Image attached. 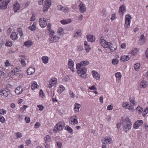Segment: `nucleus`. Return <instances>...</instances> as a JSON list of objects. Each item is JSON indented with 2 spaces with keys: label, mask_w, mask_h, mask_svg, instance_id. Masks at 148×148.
<instances>
[{
  "label": "nucleus",
  "mask_w": 148,
  "mask_h": 148,
  "mask_svg": "<svg viewBox=\"0 0 148 148\" xmlns=\"http://www.w3.org/2000/svg\"><path fill=\"white\" fill-rule=\"evenodd\" d=\"M89 63L88 61H84L80 63H77L76 64L77 73L80 74L79 75L82 78H85L86 77V69L85 66L88 64Z\"/></svg>",
  "instance_id": "1"
},
{
  "label": "nucleus",
  "mask_w": 148,
  "mask_h": 148,
  "mask_svg": "<svg viewBox=\"0 0 148 148\" xmlns=\"http://www.w3.org/2000/svg\"><path fill=\"white\" fill-rule=\"evenodd\" d=\"M100 43L102 47L104 48H110L111 52H115L117 48V46L116 43L112 44L110 42H108L104 39H101Z\"/></svg>",
  "instance_id": "2"
},
{
  "label": "nucleus",
  "mask_w": 148,
  "mask_h": 148,
  "mask_svg": "<svg viewBox=\"0 0 148 148\" xmlns=\"http://www.w3.org/2000/svg\"><path fill=\"white\" fill-rule=\"evenodd\" d=\"M65 126V123L63 122H58L56 125L53 129V131L55 132H59L62 130Z\"/></svg>",
  "instance_id": "3"
},
{
  "label": "nucleus",
  "mask_w": 148,
  "mask_h": 148,
  "mask_svg": "<svg viewBox=\"0 0 148 148\" xmlns=\"http://www.w3.org/2000/svg\"><path fill=\"white\" fill-rule=\"evenodd\" d=\"M51 141V139L49 135H46L44 138L45 143L44 145L45 148H49L50 147L49 142Z\"/></svg>",
  "instance_id": "4"
},
{
  "label": "nucleus",
  "mask_w": 148,
  "mask_h": 148,
  "mask_svg": "<svg viewBox=\"0 0 148 148\" xmlns=\"http://www.w3.org/2000/svg\"><path fill=\"white\" fill-rule=\"evenodd\" d=\"M131 19L130 15L128 14L125 16V27L126 28H128L130 26V20Z\"/></svg>",
  "instance_id": "5"
},
{
  "label": "nucleus",
  "mask_w": 148,
  "mask_h": 148,
  "mask_svg": "<svg viewBox=\"0 0 148 148\" xmlns=\"http://www.w3.org/2000/svg\"><path fill=\"white\" fill-rule=\"evenodd\" d=\"M46 3L44 4L43 11L44 12L48 11L49 8L51 4V0H47L46 1Z\"/></svg>",
  "instance_id": "6"
},
{
  "label": "nucleus",
  "mask_w": 148,
  "mask_h": 148,
  "mask_svg": "<svg viewBox=\"0 0 148 148\" xmlns=\"http://www.w3.org/2000/svg\"><path fill=\"white\" fill-rule=\"evenodd\" d=\"M77 117L75 116L70 117L69 120V123L72 125H75L78 123Z\"/></svg>",
  "instance_id": "7"
},
{
  "label": "nucleus",
  "mask_w": 148,
  "mask_h": 148,
  "mask_svg": "<svg viewBox=\"0 0 148 148\" xmlns=\"http://www.w3.org/2000/svg\"><path fill=\"white\" fill-rule=\"evenodd\" d=\"M10 1V0H8L7 1H5V0H3V2H0V8L2 10L6 9L7 8L8 5Z\"/></svg>",
  "instance_id": "8"
},
{
  "label": "nucleus",
  "mask_w": 148,
  "mask_h": 148,
  "mask_svg": "<svg viewBox=\"0 0 148 148\" xmlns=\"http://www.w3.org/2000/svg\"><path fill=\"white\" fill-rule=\"evenodd\" d=\"M39 21L40 26L41 27L43 28L46 26L47 25V23L45 19L44 18H40Z\"/></svg>",
  "instance_id": "9"
},
{
  "label": "nucleus",
  "mask_w": 148,
  "mask_h": 148,
  "mask_svg": "<svg viewBox=\"0 0 148 148\" xmlns=\"http://www.w3.org/2000/svg\"><path fill=\"white\" fill-rule=\"evenodd\" d=\"M10 95V91L8 89L3 90L0 91V95L5 97H8Z\"/></svg>",
  "instance_id": "10"
},
{
  "label": "nucleus",
  "mask_w": 148,
  "mask_h": 148,
  "mask_svg": "<svg viewBox=\"0 0 148 148\" xmlns=\"http://www.w3.org/2000/svg\"><path fill=\"white\" fill-rule=\"evenodd\" d=\"M132 123H129L126 124H123V130L127 132L131 128Z\"/></svg>",
  "instance_id": "11"
},
{
  "label": "nucleus",
  "mask_w": 148,
  "mask_h": 148,
  "mask_svg": "<svg viewBox=\"0 0 148 148\" xmlns=\"http://www.w3.org/2000/svg\"><path fill=\"white\" fill-rule=\"evenodd\" d=\"M59 38V37L55 36H50L49 38V40L51 41L50 43L57 42L58 41Z\"/></svg>",
  "instance_id": "12"
},
{
  "label": "nucleus",
  "mask_w": 148,
  "mask_h": 148,
  "mask_svg": "<svg viewBox=\"0 0 148 148\" xmlns=\"http://www.w3.org/2000/svg\"><path fill=\"white\" fill-rule=\"evenodd\" d=\"M20 8V6L19 4L17 1H15L13 5V9L14 12H16L19 10Z\"/></svg>",
  "instance_id": "13"
},
{
  "label": "nucleus",
  "mask_w": 148,
  "mask_h": 148,
  "mask_svg": "<svg viewBox=\"0 0 148 148\" xmlns=\"http://www.w3.org/2000/svg\"><path fill=\"white\" fill-rule=\"evenodd\" d=\"M79 9L80 12L83 13L85 12L86 11V8L85 5L82 2H81L79 4Z\"/></svg>",
  "instance_id": "14"
},
{
  "label": "nucleus",
  "mask_w": 148,
  "mask_h": 148,
  "mask_svg": "<svg viewBox=\"0 0 148 148\" xmlns=\"http://www.w3.org/2000/svg\"><path fill=\"white\" fill-rule=\"evenodd\" d=\"M111 138L110 137H106L105 138H104L102 140V143L103 144H107L108 143H110L111 141Z\"/></svg>",
  "instance_id": "15"
},
{
  "label": "nucleus",
  "mask_w": 148,
  "mask_h": 148,
  "mask_svg": "<svg viewBox=\"0 0 148 148\" xmlns=\"http://www.w3.org/2000/svg\"><path fill=\"white\" fill-rule=\"evenodd\" d=\"M10 38L13 40H15L17 39V34L16 32H13L12 33L10 36Z\"/></svg>",
  "instance_id": "16"
},
{
  "label": "nucleus",
  "mask_w": 148,
  "mask_h": 148,
  "mask_svg": "<svg viewBox=\"0 0 148 148\" xmlns=\"http://www.w3.org/2000/svg\"><path fill=\"white\" fill-rule=\"evenodd\" d=\"M69 68L71 70L73 71L74 63L71 59H69L68 63Z\"/></svg>",
  "instance_id": "17"
},
{
  "label": "nucleus",
  "mask_w": 148,
  "mask_h": 148,
  "mask_svg": "<svg viewBox=\"0 0 148 148\" xmlns=\"http://www.w3.org/2000/svg\"><path fill=\"white\" fill-rule=\"evenodd\" d=\"M115 75L116 78V81L118 82H119L121 80V74L120 72H117L115 74Z\"/></svg>",
  "instance_id": "18"
},
{
  "label": "nucleus",
  "mask_w": 148,
  "mask_h": 148,
  "mask_svg": "<svg viewBox=\"0 0 148 148\" xmlns=\"http://www.w3.org/2000/svg\"><path fill=\"white\" fill-rule=\"evenodd\" d=\"M23 91L22 87H18L15 90V92L18 95L21 94Z\"/></svg>",
  "instance_id": "19"
},
{
  "label": "nucleus",
  "mask_w": 148,
  "mask_h": 148,
  "mask_svg": "<svg viewBox=\"0 0 148 148\" xmlns=\"http://www.w3.org/2000/svg\"><path fill=\"white\" fill-rule=\"evenodd\" d=\"M35 72L34 68L32 67H31L29 68L27 71V73L28 75H31L32 74Z\"/></svg>",
  "instance_id": "20"
},
{
  "label": "nucleus",
  "mask_w": 148,
  "mask_h": 148,
  "mask_svg": "<svg viewBox=\"0 0 148 148\" xmlns=\"http://www.w3.org/2000/svg\"><path fill=\"white\" fill-rule=\"evenodd\" d=\"M147 85L146 82L144 80L142 81L140 84V87L141 88H145Z\"/></svg>",
  "instance_id": "21"
},
{
  "label": "nucleus",
  "mask_w": 148,
  "mask_h": 148,
  "mask_svg": "<svg viewBox=\"0 0 148 148\" xmlns=\"http://www.w3.org/2000/svg\"><path fill=\"white\" fill-rule=\"evenodd\" d=\"M88 40L91 42H93L95 41V38L93 35L87 36Z\"/></svg>",
  "instance_id": "22"
},
{
  "label": "nucleus",
  "mask_w": 148,
  "mask_h": 148,
  "mask_svg": "<svg viewBox=\"0 0 148 148\" xmlns=\"http://www.w3.org/2000/svg\"><path fill=\"white\" fill-rule=\"evenodd\" d=\"M36 23L34 22L32 26L28 27L29 29L32 31H34L36 30Z\"/></svg>",
  "instance_id": "23"
},
{
  "label": "nucleus",
  "mask_w": 148,
  "mask_h": 148,
  "mask_svg": "<svg viewBox=\"0 0 148 148\" xmlns=\"http://www.w3.org/2000/svg\"><path fill=\"white\" fill-rule=\"evenodd\" d=\"M80 106V105L79 104L77 103H75L74 107V111L75 112H77L79 111V109Z\"/></svg>",
  "instance_id": "24"
},
{
  "label": "nucleus",
  "mask_w": 148,
  "mask_h": 148,
  "mask_svg": "<svg viewBox=\"0 0 148 148\" xmlns=\"http://www.w3.org/2000/svg\"><path fill=\"white\" fill-rule=\"evenodd\" d=\"M82 33L81 32V31L80 30H77L75 33L74 34L73 36L74 37L77 38L80 36L81 35Z\"/></svg>",
  "instance_id": "25"
},
{
  "label": "nucleus",
  "mask_w": 148,
  "mask_h": 148,
  "mask_svg": "<svg viewBox=\"0 0 148 148\" xmlns=\"http://www.w3.org/2000/svg\"><path fill=\"white\" fill-rule=\"evenodd\" d=\"M129 58H130L128 57V56L124 55L122 56L121 57L120 60L121 61L125 62L129 60Z\"/></svg>",
  "instance_id": "26"
},
{
  "label": "nucleus",
  "mask_w": 148,
  "mask_h": 148,
  "mask_svg": "<svg viewBox=\"0 0 148 148\" xmlns=\"http://www.w3.org/2000/svg\"><path fill=\"white\" fill-rule=\"evenodd\" d=\"M92 75L94 78L96 79H99V76L98 77V74L96 71H92Z\"/></svg>",
  "instance_id": "27"
},
{
  "label": "nucleus",
  "mask_w": 148,
  "mask_h": 148,
  "mask_svg": "<svg viewBox=\"0 0 148 148\" xmlns=\"http://www.w3.org/2000/svg\"><path fill=\"white\" fill-rule=\"evenodd\" d=\"M139 49L137 48H134L132 49L131 51V54L132 55H135L139 51Z\"/></svg>",
  "instance_id": "28"
},
{
  "label": "nucleus",
  "mask_w": 148,
  "mask_h": 148,
  "mask_svg": "<svg viewBox=\"0 0 148 148\" xmlns=\"http://www.w3.org/2000/svg\"><path fill=\"white\" fill-rule=\"evenodd\" d=\"M20 58L21 59V62L22 65L25 66V58L23 56H20Z\"/></svg>",
  "instance_id": "29"
},
{
  "label": "nucleus",
  "mask_w": 148,
  "mask_h": 148,
  "mask_svg": "<svg viewBox=\"0 0 148 148\" xmlns=\"http://www.w3.org/2000/svg\"><path fill=\"white\" fill-rule=\"evenodd\" d=\"M37 84L36 82H33L31 86V88L32 90H34L37 88L38 87Z\"/></svg>",
  "instance_id": "30"
},
{
  "label": "nucleus",
  "mask_w": 148,
  "mask_h": 148,
  "mask_svg": "<svg viewBox=\"0 0 148 148\" xmlns=\"http://www.w3.org/2000/svg\"><path fill=\"white\" fill-rule=\"evenodd\" d=\"M42 59L43 62L45 64L47 63L48 62V57L46 56H42Z\"/></svg>",
  "instance_id": "31"
},
{
  "label": "nucleus",
  "mask_w": 148,
  "mask_h": 148,
  "mask_svg": "<svg viewBox=\"0 0 148 148\" xmlns=\"http://www.w3.org/2000/svg\"><path fill=\"white\" fill-rule=\"evenodd\" d=\"M123 124H126L129 123H132L131 122L130 120L128 118H126L125 119L124 121L122 122Z\"/></svg>",
  "instance_id": "32"
},
{
  "label": "nucleus",
  "mask_w": 148,
  "mask_h": 148,
  "mask_svg": "<svg viewBox=\"0 0 148 148\" xmlns=\"http://www.w3.org/2000/svg\"><path fill=\"white\" fill-rule=\"evenodd\" d=\"M69 8L66 6H63L62 8V11L65 12H68L69 11Z\"/></svg>",
  "instance_id": "33"
},
{
  "label": "nucleus",
  "mask_w": 148,
  "mask_h": 148,
  "mask_svg": "<svg viewBox=\"0 0 148 148\" xmlns=\"http://www.w3.org/2000/svg\"><path fill=\"white\" fill-rule=\"evenodd\" d=\"M140 67V64L139 63H137L134 65V68L136 71L138 70Z\"/></svg>",
  "instance_id": "34"
},
{
  "label": "nucleus",
  "mask_w": 148,
  "mask_h": 148,
  "mask_svg": "<svg viewBox=\"0 0 148 148\" xmlns=\"http://www.w3.org/2000/svg\"><path fill=\"white\" fill-rule=\"evenodd\" d=\"M24 44L27 47H29L32 45V43L31 41H26Z\"/></svg>",
  "instance_id": "35"
},
{
  "label": "nucleus",
  "mask_w": 148,
  "mask_h": 148,
  "mask_svg": "<svg viewBox=\"0 0 148 148\" xmlns=\"http://www.w3.org/2000/svg\"><path fill=\"white\" fill-rule=\"evenodd\" d=\"M65 88L62 85H61L59 86V89L58 90V91L60 93L62 92L64 90Z\"/></svg>",
  "instance_id": "36"
},
{
  "label": "nucleus",
  "mask_w": 148,
  "mask_h": 148,
  "mask_svg": "<svg viewBox=\"0 0 148 148\" xmlns=\"http://www.w3.org/2000/svg\"><path fill=\"white\" fill-rule=\"evenodd\" d=\"M65 129L70 133H71L73 132L72 128L68 126H66L65 127Z\"/></svg>",
  "instance_id": "37"
},
{
  "label": "nucleus",
  "mask_w": 148,
  "mask_h": 148,
  "mask_svg": "<svg viewBox=\"0 0 148 148\" xmlns=\"http://www.w3.org/2000/svg\"><path fill=\"white\" fill-rule=\"evenodd\" d=\"M12 45V42L10 41H7L5 43V45L8 47H11Z\"/></svg>",
  "instance_id": "38"
},
{
  "label": "nucleus",
  "mask_w": 148,
  "mask_h": 148,
  "mask_svg": "<svg viewBox=\"0 0 148 148\" xmlns=\"http://www.w3.org/2000/svg\"><path fill=\"white\" fill-rule=\"evenodd\" d=\"M119 60L116 59H113L112 61V63L114 65H116L118 63Z\"/></svg>",
  "instance_id": "39"
},
{
  "label": "nucleus",
  "mask_w": 148,
  "mask_h": 148,
  "mask_svg": "<svg viewBox=\"0 0 148 148\" xmlns=\"http://www.w3.org/2000/svg\"><path fill=\"white\" fill-rule=\"evenodd\" d=\"M17 31L19 33V35L21 36L23 35L22 31V29L21 28H19L17 29Z\"/></svg>",
  "instance_id": "40"
},
{
  "label": "nucleus",
  "mask_w": 148,
  "mask_h": 148,
  "mask_svg": "<svg viewBox=\"0 0 148 148\" xmlns=\"http://www.w3.org/2000/svg\"><path fill=\"white\" fill-rule=\"evenodd\" d=\"M16 136L17 138H21L22 137V135L21 133L18 132L16 133Z\"/></svg>",
  "instance_id": "41"
},
{
  "label": "nucleus",
  "mask_w": 148,
  "mask_h": 148,
  "mask_svg": "<svg viewBox=\"0 0 148 148\" xmlns=\"http://www.w3.org/2000/svg\"><path fill=\"white\" fill-rule=\"evenodd\" d=\"M125 6L124 5H122L121 6L119 9V13H120V12L121 13L123 12V11L125 10Z\"/></svg>",
  "instance_id": "42"
},
{
  "label": "nucleus",
  "mask_w": 148,
  "mask_h": 148,
  "mask_svg": "<svg viewBox=\"0 0 148 148\" xmlns=\"http://www.w3.org/2000/svg\"><path fill=\"white\" fill-rule=\"evenodd\" d=\"M140 40L143 43H144L145 42V40L144 38V36L142 34L141 35Z\"/></svg>",
  "instance_id": "43"
},
{
  "label": "nucleus",
  "mask_w": 148,
  "mask_h": 148,
  "mask_svg": "<svg viewBox=\"0 0 148 148\" xmlns=\"http://www.w3.org/2000/svg\"><path fill=\"white\" fill-rule=\"evenodd\" d=\"M47 0H46L45 1L44 0H39L38 3L40 5H43L44 4H45L46 3V1Z\"/></svg>",
  "instance_id": "44"
},
{
  "label": "nucleus",
  "mask_w": 148,
  "mask_h": 148,
  "mask_svg": "<svg viewBox=\"0 0 148 148\" xmlns=\"http://www.w3.org/2000/svg\"><path fill=\"white\" fill-rule=\"evenodd\" d=\"M148 113V107H147L143 111V116H145Z\"/></svg>",
  "instance_id": "45"
},
{
  "label": "nucleus",
  "mask_w": 148,
  "mask_h": 148,
  "mask_svg": "<svg viewBox=\"0 0 148 148\" xmlns=\"http://www.w3.org/2000/svg\"><path fill=\"white\" fill-rule=\"evenodd\" d=\"M133 107L134 106L132 105H129L127 107V108H126V109H128L132 111L133 110Z\"/></svg>",
  "instance_id": "46"
},
{
  "label": "nucleus",
  "mask_w": 148,
  "mask_h": 148,
  "mask_svg": "<svg viewBox=\"0 0 148 148\" xmlns=\"http://www.w3.org/2000/svg\"><path fill=\"white\" fill-rule=\"evenodd\" d=\"M7 111L6 110L3 109H0V114H6Z\"/></svg>",
  "instance_id": "47"
},
{
  "label": "nucleus",
  "mask_w": 148,
  "mask_h": 148,
  "mask_svg": "<svg viewBox=\"0 0 148 148\" xmlns=\"http://www.w3.org/2000/svg\"><path fill=\"white\" fill-rule=\"evenodd\" d=\"M60 22L62 24L64 25L67 24L70 22H69L67 21L66 20H62Z\"/></svg>",
  "instance_id": "48"
},
{
  "label": "nucleus",
  "mask_w": 148,
  "mask_h": 148,
  "mask_svg": "<svg viewBox=\"0 0 148 148\" xmlns=\"http://www.w3.org/2000/svg\"><path fill=\"white\" fill-rule=\"evenodd\" d=\"M129 105V104H128L127 102H123L122 104V106L125 108H127Z\"/></svg>",
  "instance_id": "49"
},
{
  "label": "nucleus",
  "mask_w": 148,
  "mask_h": 148,
  "mask_svg": "<svg viewBox=\"0 0 148 148\" xmlns=\"http://www.w3.org/2000/svg\"><path fill=\"white\" fill-rule=\"evenodd\" d=\"M85 46V50L86 51V52H89L90 50V46L88 45Z\"/></svg>",
  "instance_id": "50"
},
{
  "label": "nucleus",
  "mask_w": 148,
  "mask_h": 148,
  "mask_svg": "<svg viewBox=\"0 0 148 148\" xmlns=\"http://www.w3.org/2000/svg\"><path fill=\"white\" fill-rule=\"evenodd\" d=\"M57 79L56 78H51V79L50 80L51 81L53 82V84L54 85L56 84V83L57 82Z\"/></svg>",
  "instance_id": "51"
},
{
  "label": "nucleus",
  "mask_w": 148,
  "mask_h": 148,
  "mask_svg": "<svg viewBox=\"0 0 148 148\" xmlns=\"http://www.w3.org/2000/svg\"><path fill=\"white\" fill-rule=\"evenodd\" d=\"M139 125L137 123V122H135L133 126L134 128L135 129H137L138 128Z\"/></svg>",
  "instance_id": "52"
},
{
  "label": "nucleus",
  "mask_w": 148,
  "mask_h": 148,
  "mask_svg": "<svg viewBox=\"0 0 148 148\" xmlns=\"http://www.w3.org/2000/svg\"><path fill=\"white\" fill-rule=\"evenodd\" d=\"M5 121V118L2 116H0V122L2 123H3Z\"/></svg>",
  "instance_id": "53"
},
{
  "label": "nucleus",
  "mask_w": 148,
  "mask_h": 148,
  "mask_svg": "<svg viewBox=\"0 0 148 148\" xmlns=\"http://www.w3.org/2000/svg\"><path fill=\"white\" fill-rule=\"evenodd\" d=\"M137 122V123L139 125H142L143 123V121L142 120H139L136 121Z\"/></svg>",
  "instance_id": "54"
},
{
  "label": "nucleus",
  "mask_w": 148,
  "mask_h": 148,
  "mask_svg": "<svg viewBox=\"0 0 148 148\" xmlns=\"http://www.w3.org/2000/svg\"><path fill=\"white\" fill-rule=\"evenodd\" d=\"M113 108V107L112 105H110L108 106L107 109L108 110H112Z\"/></svg>",
  "instance_id": "55"
},
{
  "label": "nucleus",
  "mask_w": 148,
  "mask_h": 148,
  "mask_svg": "<svg viewBox=\"0 0 148 148\" xmlns=\"http://www.w3.org/2000/svg\"><path fill=\"white\" fill-rule=\"evenodd\" d=\"M69 94L70 95H71V97L72 98H73L75 97V95L72 91L71 90H69Z\"/></svg>",
  "instance_id": "56"
},
{
  "label": "nucleus",
  "mask_w": 148,
  "mask_h": 148,
  "mask_svg": "<svg viewBox=\"0 0 148 148\" xmlns=\"http://www.w3.org/2000/svg\"><path fill=\"white\" fill-rule=\"evenodd\" d=\"M136 110L138 111V112H140L143 111V109L140 106H138Z\"/></svg>",
  "instance_id": "57"
},
{
  "label": "nucleus",
  "mask_w": 148,
  "mask_h": 148,
  "mask_svg": "<svg viewBox=\"0 0 148 148\" xmlns=\"http://www.w3.org/2000/svg\"><path fill=\"white\" fill-rule=\"evenodd\" d=\"M37 107L38 108L39 110L40 111L42 110L44 108L43 106L40 105H38Z\"/></svg>",
  "instance_id": "58"
},
{
  "label": "nucleus",
  "mask_w": 148,
  "mask_h": 148,
  "mask_svg": "<svg viewBox=\"0 0 148 148\" xmlns=\"http://www.w3.org/2000/svg\"><path fill=\"white\" fill-rule=\"evenodd\" d=\"M63 6L61 5H58L57 7V9L59 10L62 11V8Z\"/></svg>",
  "instance_id": "59"
},
{
  "label": "nucleus",
  "mask_w": 148,
  "mask_h": 148,
  "mask_svg": "<svg viewBox=\"0 0 148 148\" xmlns=\"http://www.w3.org/2000/svg\"><path fill=\"white\" fill-rule=\"evenodd\" d=\"M116 18V15L114 14H113L112 15V17L111 18V20L113 21Z\"/></svg>",
  "instance_id": "60"
},
{
  "label": "nucleus",
  "mask_w": 148,
  "mask_h": 148,
  "mask_svg": "<svg viewBox=\"0 0 148 148\" xmlns=\"http://www.w3.org/2000/svg\"><path fill=\"white\" fill-rule=\"evenodd\" d=\"M40 126V123L39 122H37L35 125H34V127L35 128H38Z\"/></svg>",
  "instance_id": "61"
},
{
  "label": "nucleus",
  "mask_w": 148,
  "mask_h": 148,
  "mask_svg": "<svg viewBox=\"0 0 148 148\" xmlns=\"http://www.w3.org/2000/svg\"><path fill=\"white\" fill-rule=\"evenodd\" d=\"M12 29L10 28H9L7 30V34L8 35H10V33L11 32Z\"/></svg>",
  "instance_id": "62"
},
{
  "label": "nucleus",
  "mask_w": 148,
  "mask_h": 148,
  "mask_svg": "<svg viewBox=\"0 0 148 148\" xmlns=\"http://www.w3.org/2000/svg\"><path fill=\"white\" fill-rule=\"evenodd\" d=\"M49 34L50 36H52L55 33L54 31L52 29H51L50 30H49Z\"/></svg>",
  "instance_id": "63"
},
{
  "label": "nucleus",
  "mask_w": 148,
  "mask_h": 148,
  "mask_svg": "<svg viewBox=\"0 0 148 148\" xmlns=\"http://www.w3.org/2000/svg\"><path fill=\"white\" fill-rule=\"evenodd\" d=\"M18 69L17 68L15 67L12 70V72H13L15 73L18 72Z\"/></svg>",
  "instance_id": "64"
}]
</instances>
